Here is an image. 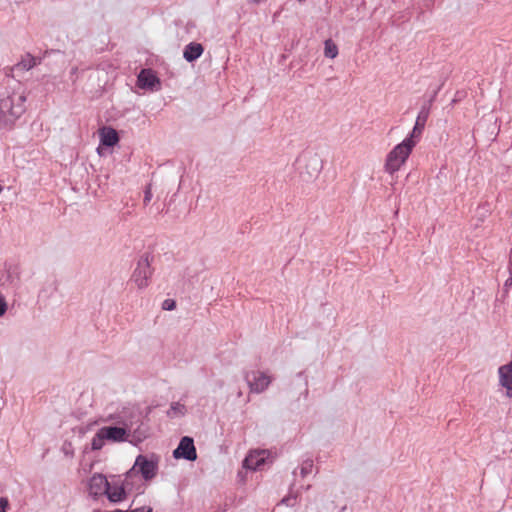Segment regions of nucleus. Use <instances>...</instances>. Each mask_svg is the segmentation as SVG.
<instances>
[{"mask_svg":"<svg viewBox=\"0 0 512 512\" xmlns=\"http://www.w3.org/2000/svg\"><path fill=\"white\" fill-rule=\"evenodd\" d=\"M26 95L22 88L0 97V124L10 125L25 111Z\"/></svg>","mask_w":512,"mask_h":512,"instance_id":"obj_1","label":"nucleus"},{"mask_svg":"<svg viewBox=\"0 0 512 512\" xmlns=\"http://www.w3.org/2000/svg\"><path fill=\"white\" fill-rule=\"evenodd\" d=\"M417 141L412 139H404L397 144L386 156L384 162V170L393 175L401 169L411 155Z\"/></svg>","mask_w":512,"mask_h":512,"instance_id":"obj_2","label":"nucleus"},{"mask_svg":"<svg viewBox=\"0 0 512 512\" xmlns=\"http://www.w3.org/2000/svg\"><path fill=\"white\" fill-rule=\"evenodd\" d=\"M152 274L153 270L148 258L142 257L137 262V266L132 273L131 282H133L138 289H144L149 285Z\"/></svg>","mask_w":512,"mask_h":512,"instance_id":"obj_3","label":"nucleus"},{"mask_svg":"<svg viewBox=\"0 0 512 512\" xmlns=\"http://www.w3.org/2000/svg\"><path fill=\"white\" fill-rule=\"evenodd\" d=\"M157 463L153 460L147 459L143 455H139L132 469L127 473V476H131L134 473H141L145 480H150L156 475Z\"/></svg>","mask_w":512,"mask_h":512,"instance_id":"obj_4","label":"nucleus"},{"mask_svg":"<svg viewBox=\"0 0 512 512\" xmlns=\"http://www.w3.org/2000/svg\"><path fill=\"white\" fill-rule=\"evenodd\" d=\"M245 380L248 383L250 392L261 393L268 388L272 378L262 371H253L245 375Z\"/></svg>","mask_w":512,"mask_h":512,"instance_id":"obj_5","label":"nucleus"},{"mask_svg":"<svg viewBox=\"0 0 512 512\" xmlns=\"http://www.w3.org/2000/svg\"><path fill=\"white\" fill-rule=\"evenodd\" d=\"M173 455L177 459L184 458L194 461L197 458V453L193 439L188 436L183 437L178 447L174 450Z\"/></svg>","mask_w":512,"mask_h":512,"instance_id":"obj_6","label":"nucleus"},{"mask_svg":"<svg viewBox=\"0 0 512 512\" xmlns=\"http://www.w3.org/2000/svg\"><path fill=\"white\" fill-rule=\"evenodd\" d=\"M269 452L267 450H255L248 454L244 459L243 465L247 469H259L268 459Z\"/></svg>","mask_w":512,"mask_h":512,"instance_id":"obj_7","label":"nucleus"},{"mask_svg":"<svg viewBox=\"0 0 512 512\" xmlns=\"http://www.w3.org/2000/svg\"><path fill=\"white\" fill-rule=\"evenodd\" d=\"M138 86L144 89H159L160 80L153 70L143 69L138 75Z\"/></svg>","mask_w":512,"mask_h":512,"instance_id":"obj_8","label":"nucleus"},{"mask_svg":"<svg viewBox=\"0 0 512 512\" xmlns=\"http://www.w3.org/2000/svg\"><path fill=\"white\" fill-rule=\"evenodd\" d=\"M108 480L102 474H94L89 480V493L94 496L105 495L108 489Z\"/></svg>","mask_w":512,"mask_h":512,"instance_id":"obj_9","label":"nucleus"},{"mask_svg":"<svg viewBox=\"0 0 512 512\" xmlns=\"http://www.w3.org/2000/svg\"><path fill=\"white\" fill-rule=\"evenodd\" d=\"M499 385L506 390V396L512 398V367L502 365L498 368Z\"/></svg>","mask_w":512,"mask_h":512,"instance_id":"obj_10","label":"nucleus"},{"mask_svg":"<svg viewBox=\"0 0 512 512\" xmlns=\"http://www.w3.org/2000/svg\"><path fill=\"white\" fill-rule=\"evenodd\" d=\"M100 430V436L105 440L113 442H121L126 439L127 431L122 427H102Z\"/></svg>","mask_w":512,"mask_h":512,"instance_id":"obj_11","label":"nucleus"},{"mask_svg":"<svg viewBox=\"0 0 512 512\" xmlns=\"http://www.w3.org/2000/svg\"><path fill=\"white\" fill-rule=\"evenodd\" d=\"M100 143L104 146L112 147L119 142L117 131L112 127L104 126L98 130Z\"/></svg>","mask_w":512,"mask_h":512,"instance_id":"obj_12","label":"nucleus"},{"mask_svg":"<svg viewBox=\"0 0 512 512\" xmlns=\"http://www.w3.org/2000/svg\"><path fill=\"white\" fill-rule=\"evenodd\" d=\"M110 502L118 503L126 499V491L121 484L108 483L107 492H105Z\"/></svg>","mask_w":512,"mask_h":512,"instance_id":"obj_13","label":"nucleus"},{"mask_svg":"<svg viewBox=\"0 0 512 512\" xmlns=\"http://www.w3.org/2000/svg\"><path fill=\"white\" fill-rule=\"evenodd\" d=\"M427 118H428V112H420L416 119V122H415L412 132L410 133V135L408 137H406V139H412V140H416L418 142V139L420 138V136L423 132V129L425 127Z\"/></svg>","mask_w":512,"mask_h":512,"instance_id":"obj_14","label":"nucleus"},{"mask_svg":"<svg viewBox=\"0 0 512 512\" xmlns=\"http://www.w3.org/2000/svg\"><path fill=\"white\" fill-rule=\"evenodd\" d=\"M203 51V46L200 43L192 42L185 47L183 56L188 62H192L198 59Z\"/></svg>","mask_w":512,"mask_h":512,"instance_id":"obj_15","label":"nucleus"},{"mask_svg":"<svg viewBox=\"0 0 512 512\" xmlns=\"http://www.w3.org/2000/svg\"><path fill=\"white\" fill-rule=\"evenodd\" d=\"M37 59L30 54L25 55L20 62L16 64L17 69L30 70L37 65Z\"/></svg>","mask_w":512,"mask_h":512,"instance_id":"obj_16","label":"nucleus"},{"mask_svg":"<svg viewBox=\"0 0 512 512\" xmlns=\"http://www.w3.org/2000/svg\"><path fill=\"white\" fill-rule=\"evenodd\" d=\"M324 54L326 57H329L332 59L338 55V47L330 39L325 41Z\"/></svg>","mask_w":512,"mask_h":512,"instance_id":"obj_17","label":"nucleus"},{"mask_svg":"<svg viewBox=\"0 0 512 512\" xmlns=\"http://www.w3.org/2000/svg\"><path fill=\"white\" fill-rule=\"evenodd\" d=\"M105 439L100 436V430L95 434L92 439L91 446L93 450H100L104 445Z\"/></svg>","mask_w":512,"mask_h":512,"instance_id":"obj_18","label":"nucleus"},{"mask_svg":"<svg viewBox=\"0 0 512 512\" xmlns=\"http://www.w3.org/2000/svg\"><path fill=\"white\" fill-rule=\"evenodd\" d=\"M176 306V303L173 299H166L164 300L163 304H162V308L164 310H173Z\"/></svg>","mask_w":512,"mask_h":512,"instance_id":"obj_19","label":"nucleus"},{"mask_svg":"<svg viewBox=\"0 0 512 512\" xmlns=\"http://www.w3.org/2000/svg\"><path fill=\"white\" fill-rule=\"evenodd\" d=\"M6 309H7V304H6L5 297L0 294V316H2L6 312Z\"/></svg>","mask_w":512,"mask_h":512,"instance_id":"obj_20","label":"nucleus"},{"mask_svg":"<svg viewBox=\"0 0 512 512\" xmlns=\"http://www.w3.org/2000/svg\"><path fill=\"white\" fill-rule=\"evenodd\" d=\"M9 506V502L7 498H0V512H6Z\"/></svg>","mask_w":512,"mask_h":512,"instance_id":"obj_21","label":"nucleus"},{"mask_svg":"<svg viewBox=\"0 0 512 512\" xmlns=\"http://www.w3.org/2000/svg\"><path fill=\"white\" fill-rule=\"evenodd\" d=\"M171 410L174 411L175 413H183V410H184V406L179 404V403H174L171 405Z\"/></svg>","mask_w":512,"mask_h":512,"instance_id":"obj_22","label":"nucleus"},{"mask_svg":"<svg viewBox=\"0 0 512 512\" xmlns=\"http://www.w3.org/2000/svg\"><path fill=\"white\" fill-rule=\"evenodd\" d=\"M129 512H152L151 506H142L138 507L132 510H129Z\"/></svg>","mask_w":512,"mask_h":512,"instance_id":"obj_23","label":"nucleus"},{"mask_svg":"<svg viewBox=\"0 0 512 512\" xmlns=\"http://www.w3.org/2000/svg\"><path fill=\"white\" fill-rule=\"evenodd\" d=\"M152 198V192H151V189L148 188L146 191H145V195H144V203L147 204L148 202H150Z\"/></svg>","mask_w":512,"mask_h":512,"instance_id":"obj_24","label":"nucleus"},{"mask_svg":"<svg viewBox=\"0 0 512 512\" xmlns=\"http://www.w3.org/2000/svg\"><path fill=\"white\" fill-rule=\"evenodd\" d=\"M263 0H248L249 3H252V4H259L260 2H262Z\"/></svg>","mask_w":512,"mask_h":512,"instance_id":"obj_25","label":"nucleus"},{"mask_svg":"<svg viewBox=\"0 0 512 512\" xmlns=\"http://www.w3.org/2000/svg\"><path fill=\"white\" fill-rule=\"evenodd\" d=\"M314 170L318 173L320 168L319 167H314Z\"/></svg>","mask_w":512,"mask_h":512,"instance_id":"obj_26","label":"nucleus"},{"mask_svg":"<svg viewBox=\"0 0 512 512\" xmlns=\"http://www.w3.org/2000/svg\"><path fill=\"white\" fill-rule=\"evenodd\" d=\"M93 512H100V511H93Z\"/></svg>","mask_w":512,"mask_h":512,"instance_id":"obj_27","label":"nucleus"}]
</instances>
